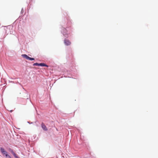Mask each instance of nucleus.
I'll use <instances>...</instances> for the list:
<instances>
[{
  "label": "nucleus",
  "mask_w": 158,
  "mask_h": 158,
  "mask_svg": "<svg viewBox=\"0 0 158 158\" xmlns=\"http://www.w3.org/2000/svg\"><path fill=\"white\" fill-rule=\"evenodd\" d=\"M39 66H46L47 67H48V66L47 65L45 64L44 63H41L39 64Z\"/></svg>",
  "instance_id": "39448f33"
},
{
  "label": "nucleus",
  "mask_w": 158,
  "mask_h": 158,
  "mask_svg": "<svg viewBox=\"0 0 158 158\" xmlns=\"http://www.w3.org/2000/svg\"><path fill=\"white\" fill-rule=\"evenodd\" d=\"M5 156H6V157H7V158H11L10 156V155H8V154H7V153L5 155Z\"/></svg>",
  "instance_id": "423d86ee"
},
{
  "label": "nucleus",
  "mask_w": 158,
  "mask_h": 158,
  "mask_svg": "<svg viewBox=\"0 0 158 158\" xmlns=\"http://www.w3.org/2000/svg\"><path fill=\"white\" fill-rule=\"evenodd\" d=\"M41 126L42 128L45 131H47L48 130V129L46 126L43 123H42Z\"/></svg>",
  "instance_id": "f03ea898"
},
{
  "label": "nucleus",
  "mask_w": 158,
  "mask_h": 158,
  "mask_svg": "<svg viewBox=\"0 0 158 158\" xmlns=\"http://www.w3.org/2000/svg\"><path fill=\"white\" fill-rule=\"evenodd\" d=\"M33 65L34 66H39V64L38 63H35L33 64Z\"/></svg>",
  "instance_id": "0eeeda50"
},
{
  "label": "nucleus",
  "mask_w": 158,
  "mask_h": 158,
  "mask_svg": "<svg viewBox=\"0 0 158 158\" xmlns=\"http://www.w3.org/2000/svg\"><path fill=\"white\" fill-rule=\"evenodd\" d=\"M11 152L13 155L14 154V153H15L12 150H11Z\"/></svg>",
  "instance_id": "1a4fd4ad"
},
{
  "label": "nucleus",
  "mask_w": 158,
  "mask_h": 158,
  "mask_svg": "<svg viewBox=\"0 0 158 158\" xmlns=\"http://www.w3.org/2000/svg\"><path fill=\"white\" fill-rule=\"evenodd\" d=\"M22 56L24 58H25L28 60H35L34 58L30 57L26 54H22Z\"/></svg>",
  "instance_id": "f257e3e1"
},
{
  "label": "nucleus",
  "mask_w": 158,
  "mask_h": 158,
  "mask_svg": "<svg viewBox=\"0 0 158 158\" xmlns=\"http://www.w3.org/2000/svg\"><path fill=\"white\" fill-rule=\"evenodd\" d=\"M1 152L3 154L6 155L7 153V152L5 150V149L2 148H0Z\"/></svg>",
  "instance_id": "20e7f679"
},
{
  "label": "nucleus",
  "mask_w": 158,
  "mask_h": 158,
  "mask_svg": "<svg viewBox=\"0 0 158 158\" xmlns=\"http://www.w3.org/2000/svg\"><path fill=\"white\" fill-rule=\"evenodd\" d=\"M64 43L66 45H69L71 44V42L68 40H65L64 41Z\"/></svg>",
  "instance_id": "7ed1b4c3"
},
{
  "label": "nucleus",
  "mask_w": 158,
  "mask_h": 158,
  "mask_svg": "<svg viewBox=\"0 0 158 158\" xmlns=\"http://www.w3.org/2000/svg\"><path fill=\"white\" fill-rule=\"evenodd\" d=\"M13 155L15 157V158H19L17 156L16 154L15 153H14Z\"/></svg>",
  "instance_id": "6e6552de"
}]
</instances>
